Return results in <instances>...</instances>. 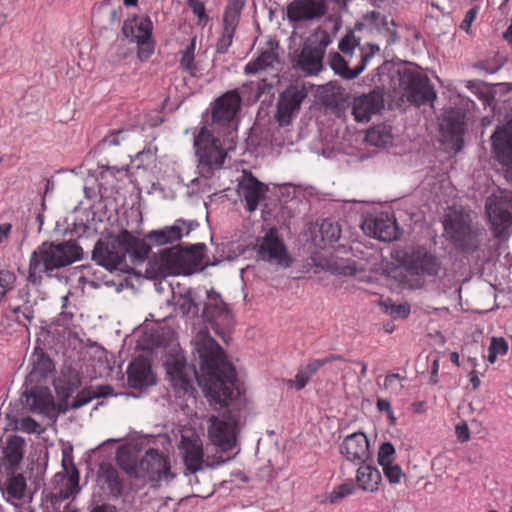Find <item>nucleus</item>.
I'll return each instance as SVG.
<instances>
[{"mask_svg": "<svg viewBox=\"0 0 512 512\" xmlns=\"http://www.w3.org/2000/svg\"><path fill=\"white\" fill-rule=\"evenodd\" d=\"M401 264L410 275L422 279H435L442 268L438 256L424 246H417L405 252Z\"/></svg>", "mask_w": 512, "mask_h": 512, "instance_id": "6e6552de", "label": "nucleus"}, {"mask_svg": "<svg viewBox=\"0 0 512 512\" xmlns=\"http://www.w3.org/2000/svg\"><path fill=\"white\" fill-rule=\"evenodd\" d=\"M128 134L129 130L127 129L114 130L103 138L101 144L104 147L118 146L128 138Z\"/></svg>", "mask_w": 512, "mask_h": 512, "instance_id": "3c124183", "label": "nucleus"}, {"mask_svg": "<svg viewBox=\"0 0 512 512\" xmlns=\"http://www.w3.org/2000/svg\"><path fill=\"white\" fill-rule=\"evenodd\" d=\"M54 369V363L53 361L44 354L41 353H35L32 357V370H31V376L35 377H46L49 373H51Z\"/></svg>", "mask_w": 512, "mask_h": 512, "instance_id": "a19ab883", "label": "nucleus"}, {"mask_svg": "<svg viewBox=\"0 0 512 512\" xmlns=\"http://www.w3.org/2000/svg\"><path fill=\"white\" fill-rule=\"evenodd\" d=\"M202 316L224 342L229 341L234 328V318L221 295L213 289L207 291V302Z\"/></svg>", "mask_w": 512, "mask_h": 512, "instance_id": "423d86ee", "label": "nucleus"}, {"mask_svg": "<svg viewBox=\"0 0 512 512\" xmlns=\"http://www.w3.org/2000/svg\"><path fill=\"white\" fill-rule=\"evenodd\" d=\"M118 242L124 247L125 256L129 255L134 264L144 262L151 251L145 240L133 236L128 230L119 233Z\"/></svg>", "mask_w": 512, "mask_h": 512, "instance_id": "2f4dec72", "label": "nucleus"}, {"mask_svg": "<svg viewBox=\"0 0 512 512\" xmlns=\"http://www.w3.org/2000/svg\"><path fill=\"white\" fill-rule=\"evenodd\" d=\"M194 147L198 157L200 174L209 177L214 169L224 163L226 151L220 139L216 138L205 126L200 129L194 138Z\"/></svg>", "mask_w": 512, "mask_h": 512, "instance_id": "20e7f679", "label": "nucleus"}, {"mask_svg": "<svg viewBox=\"0 0 512 512\" xmlns=\"http://www.w3.org/2000/svg\"><path fill=\"white\" fill-rule=\"evenodd\" d=\"M26 443L24 438L18 435L9 436L0 456V464L5 471H16L24 457Z\"/></svg>", "mask_w": 512, "mask_h": 512, "instance_id": "7c9ffc66", "label": "nucleus"}, {"mask_svg": "<svg viewBox=\"0 0 512 512\" xmlns=\"http://www.w3.org/2000/svg\"><path fill=\"white\" fill-rule=\"evenodd\" d=\"M153 23L148 16H134L123 23L122 33L131 42L137 44V57L147 61L154 53L155 42L152 39Z\"/></svg>", "mask_w": 512, "mask_h": 512, "instance_id": "1a4fd4ad", "label": "nucleus"}, {"mask_svg": "<svg viewBox=\"0 0 512 512\" xmlns=\"http://www.w3.org/2000/svg\"><path fill=\"white\" fill-rule=\"evenodd\" d=\"M180 309L184 314H197L198 313V305L190 298L186 297L183 299V302L180 304Z\"/></svg>", "mask_w": 512, "mask_h": 512, "instance_id": "680f3d73", "label": "nucleus"}, {"mask_svg": "<svg viewBox=\"0 0 512 512\" xmlns=\"http://www.w3.org/2000/svg\"><path fill=\"white\" fill-rule=\"evenodd\" d=\"M62 467L65 474L57 473L55 479L61 481L57 492L54 494L55 502L66 500L79 492V471L73 463L72 458L64 456L62 459Z\"/></svg>", "mask_w": 512, "mask_h": 512, "instance_id": "393cba45", "label": "nucleus"}, {"mask_svg": "<svg viewBox=\"0 0 512 512\" xmlns=\"http://www.w3.org/2000/svg\"><path fill=\"white\" fill-rule=\"evenodd\" d=\"M377 409L381 412H386L391 420H395L391 404L387 399L379 398L376 403Z\"/></svg>", "mask_w": 512, "mask_h": 512, "instance_id": "e2e57ef3", "label": "nucleus"}, {"mask_svg": "<svg viewBox=\"0 0 512 512\" xmlns=\"http://www.w3.org/2000/svg\"><path fill=\"white\" fill-rule=\"evenodd\" d=\"M444 229L450 241L465 252L476 251L485 236L483 228L472 226L469 216L461 213L449 215Z\"/></svg>", "mask_w": 512, "mask_h": 512, "instance_id": "7ed1b4c3", "label": "nucleus"}, {"mask_svg": "<svg viewBox=\"0 0 512 512\" xmlns=\"http://www.w3.org/2000/svg\"><path fill=\"white\" fill-rule=\"evenodd\" d=\"M403 380V378L399 374H388L385 377L384 386L386 389H392L397 390L401 389L402 385L400 384V381Z\"/></svg>", "mask_w": 512, "mask_h": 512, "instance_id": "052dcab7", "label": "nucleus"}, {"mask_svg": "<svg viewBox=\"0 0 512 512\" xmlns=\"http://www.w3.org/2000/svg\"><path fill=\"white\" fill-rule=\"evenodd\" d=\"M0 488L5 500L15 504L25 496L27 488L26 478L21 473L6 471L5 480H0Z\"/></svg>", "mask_w": 512, "mask_h": 512, "instance_id": "72a5a7b5", "label": "nucleus"}, {"mask_svg": "<svg viewBox=\"0 0 512 512\" xmlns=\"http://www.w3.org/2000/svg\"><path fill=\"white\" fill-rule=\"evenodd\" d=\"M254 249L258 258L264 261L289 265L286 246L276 228H270L262 238H259Z\"/></svg>", "mask_w": 512, "mask_h": 512, "instance_id": "a211bd4d", "label": "nucleus"}, {"mask_svg": "<svg viewBox=\"0 0 512 512\" xmlns=\"http://www.w3.org/2000/svg\"><path fill=\"white\" fill-rule=\"evenodd\" d=\"M508 351V344L504 338H492L488 348V361L493 364L497 356L505 355Z\"/></svg>", "mask_w": 512, "mask_h": 512, "instance_id": "de8ad7c7", "label": "nucleus"}, {"mask_svg": "<svg viewBox=\"0 0 512 512\" xmlns=\"http://www.w3.org/2000/svg\"><path fill=\"white\" fill-rule=\"evenodd\" d=\"M496 160L505 168V178L512 184V118L491 136Z\"/></svg>", "mask_w": 512, "mask_h": 512, "instance_id": "dca6fc26", "label": "nucleus"}, {"mask_svg": "<svg viewBox=\"0 0 512 512\" xmlns=\"http://www.w3.org/2000/svg\"><path fill=\"white\" fill-rule=\"evenodd\" d=\"M485 212L494 236L498 239L507 238L512 226V192L499 189L492 193L486 199Z\"/></svg>", "mask_w": 512, "mask_h": 512, "instance_id": "39448f33", "label": "nucleus"}, {"mask_svg": "<svg viewBox=\"0 0 512 512\" xmlns=\"http://www.w3.org/2000/svg\"><path fill=\"white\" fill-rule=\"evenodd\" d=\"M357 46L361 47L359 40L352 31L348 32L338 44L339 50L344 54H351Z\"/></svg>", "mask_w": 512, "mask_h": 512, "instance_id": "6e6d98bb", "label": "nucleus"}, {"mask_svg": "<svg viewBox=\"0 0 512 512\" xmlns=\"http://www.w3.org/2000/svg\"><path fill=\"white\" fill-rule=\"evenodd\" d=\"M395 448L390 442H384L378 451V462L382 466L384 464L392 463Z\"/></svg>", "mask_w": 512, "mask_h": 512, "instance_id": "13d9d810", "label": "nucleus"}, {"mask_svg": "<svg viewBox=\"0 0 512 512\" xmlns=\"http://www.w3.org/2000/svg\"><path fill=\"white\" fill-rule=\"evenodd\" d=\"M97 485L112 498H119L123 492V483L118 470L110 463H101L97 472Z\"/></svg>", "mask_w": 512, "mask_h": 512, "instance_id": "c756f323", "label": "nucleus"}, {"mask_svg": "<svg viewBox=\"0 0 512 512\" xmlns=\"http://www.w3.org/2000/svg\"><path fill=\"white\" fill-rule=\"evenodd\" d=\"M95 399V394L93 392V387H88L80 391L76 397L73 399L71 407L73 409H78L89 402Z\"/></svg>", "mask_w": 512, "mask_h": 512, "instance_id": "4d7b16f0", "label": "nucleus"}, {"mask_svg": "<svg viewBox=\"0 0 512 512\" xmlns=\"http://www.w3.org/2000/svg\"><path fill=\"white\" fill-rule=\"evenodd\" d=\"M209 422L208 435L211 441L224 451L232 449L236 444L238 418L225 413L222 417H210Z\"/></svg>", "mask_w": 512, "mask_h": 512, "instance_id": "4468645a", "label": "nucleus"}, {"mask_svg": "<svg viewBox=\"0 0 512 512\" xmlns=\"http://www.w3.org/2000/svg\"><path fill=\"white\" fill-rule=\"evenodd\" d=\"M322 246L332 245L337 242L341 235V228L331 220H323L319 227Z\"/></svg>", "mask_w": 512, "mask_h": 512, "instance_id": "79ce46f5", "label": "nucleus"}, {"mask_svg": "<svg viewBox=\"0 0 512 512\" xmlns=\"http://www.w3.org/2000/svg\"><path fill=\"white\" fill-rule=\"evenodd\" d=\"M244 5L245 0H228L223 14L222 36L216 45L217 52L226 53L231 46Z\"/></svg>", "mask_w": 512, "mask_h": 512, "instance_id": "aec40b11", "label": "nucleus"}, {"mask_svg": "<svg viewBox=\"0 0 512 512\" xmlns=\"http://www.w3.org/2000/svg\"><path fill=\"white\" fill-rule=\"evenodd\" d=\"M267 188L250 171H243L238 182V195L245 201V208L253 212L264 199Z\"/></svg>", "mask_w": 512, "mask_h": 512, "instance_id": "4be33fe9", "label": "nucleus"}, {"mask_svg": "<svg viewBox=\"0 0 512 512\" xmlns=\"http://www.w3.org/2000/svg\"><path fill=\"white\" fill-rule=\"evenodd\" d=\"M383 473L388 481L392 484H398L403 477V472L401 467L398 464L388 463L382 465Z\"/></svg>", "mask_w": 512, "mask_h": 512, "instance_id": "5fc2aeb1", "label": "nucleus"}, {"mask_svg": "<svg viewBox=\"0 0 512 512\" xmlns=\"http://www.w3.org/2000/svg\"><path fill=\"white\" fill-rule=\"evenodd\" d=\"M326 10L324 0H293L287 6V18L290 22L309 21L321 18Z\"/></svg>", "mask_w": 512, "mask_h": 512, "instance_id": "b1692460", "label": "nucleus"}, {"mask_svg": "<svg viewBox=\"0 0 512 512\" xmlns=\"http://www.w3.org/2000/svg\"><path fill=\"white\" fill-rule=\"evenodd\" d=\"M383 107V97L380 93L372 91L355 97L352 103V115L357 122H367L371 116Z\"/></svg>", "mask_w": 512, "mask_h": 512, "instance_id": "cd10ccee", "label": "nucleus"}, {"mask_svg": "<svg viewBox=\"0 0 512 512\" xmlns=\"http://www.w3.org/2000/svg\"><path fill=\"white\" fill-rule=\"evenodd\" d=\"M400 81L407 100L414 105L420 106L436 98L428 77L417 71L404 70Z\"/></svg>", "mask_w": 512, "mask_h": 512, "instance_id": "ddd939ff", "label": "nucleus"}, {"mask_svg": "<svg viewBox=\"0 0 512 512\" xmlns=\"http://www.w3.org/2000/svg\"><path fill=\"white\" fill-rule=\"evenodd\" d=\"M154 264L158 272L163 275L183 274L181 249L176 246L163 249L154 258Z\"/></svg>", "mask_w": 512, "mask_h": 512, "instance_id": "473e14b6", "label": "nucleus"}, {"mask_svg": "<svg viewBox=\"0 0 512 512\" xmlns=\"http://www.w3.org/2000/svg\"><path fill=\"white\" fill-rule=\"evenodd\" d=\"M332 43L331 35L320 30L315 32L303 45L296 58L295 66L308 75H316L323 68V57Z\"/></svg>", "mask_w": 512, "mask_h": 512, "instance_id": "0eeeda50", "label": "nucleus"}, {"mask_svg": "<svg viewBox=\"0 0 512 512\" xmlns=\"http://www.w3.org/2000/svg\"><path fill=\"white\" fill-rule=\"evenodd\" d=\"M196 350L200 358V375L183 356L176 355L165 364L171 385L177 393L187 394L194 390L196 379L211 402L221 407L228 406L240 395L235 368L227 360L222 347L208 334H198Z\"/></svg>", "mask_w": 512, "mask_h": 512, "instance_id": "f257e3e1", "label": "nucleus"}, {"mask_svg": "<svg viewBox=\"0 0 512 512\" xmlns=\"http://www.w3.org/2000/svg\"><path fill=\"white\" fill-rule=\"evenodd\" d=\"M362 229L370 237L384 242L396 240L399 235L395 217L387 212L367 217L362 224Z\"/></svg>", "mask_w": 512, "mask_h": 512, "instance_id": "6ab92c4d", "label": "nucleus"}, {"mask_svg": "<svg viewBox=\"0 0 512 512\" xmlns=\"http://www.w3.org/2000/svg\"><path fill=\"white\" fill-rule=\"evenodd\" d=\"M16 428L18 430L28 433V434H32V433L40 434L43 431L40 424L36 420H34L33 418H31L29 416L23 417L19 421H17Z\"/></svg>", "mask_w": 512, "mask_h": 512, "instance_id": "603ef678", "label": "nucleus"}, {"mask_svg": "<svg viewBox=\"0 0 512 512\" xmlns=\"http://www.w3.org/2000/svg\"><path fill=\"white\" fill-rule=\"evenodd\" d=\"M344 358L341 355L338 354H329L328 356L322 358V359H312L310 360L305 367L302 369L310 376L312 377L314 374L318 372V370L323 367L324 365H327L329 363L333 362H343Z\"/></svg>", "mask_w": 512, "mask_h": 512, "instance_id": "a18cd8bd", "label": "nucleus"}, {"mask_svg": "<svg viewBox=\"0 0 512 512\" xmlns=\"http://www.w3.org/2000/svg\"><path fill=\"white\" fill-rule=\"evenodd\" d=\"M455 432L460 442H466L470 439V432L466 423L458 424Z\"/></svg>", "mask_w": 512, "mask_h": 512, "instance_id": "0e129e2a", "label": "nucleus"}, {"mask_svg": "<svg viewBox=\"0 0 512 512\" xmlns=\"http://www.w3.org/2000/svg\"><path fill=\"white\" fill-rule=\"evenodd\" d=\"M308 88L304 84H291L279 96L276 120L281 126H287L298 114L302 102L307 98Z\"/></svg>", "mask_w": 512, "mask_h": 512, "instance_id": "f8f14e48", "label": "nucleus"}, {"mask_svg": "<svg viewBox=\"0 0 512 512\" xmlns=\"http://www.w3.org/2000/svg\"><path fill=\"white\" fill-rule=\"evenodd\" d=\"M25 402L33 413L44 415L50 419H54L58 415L53 394L48 387H32L25 393Z\"/></svg>", "mask_w": 512, "mask_h": 512, "instance_id": "412c9836", "label": "nucleus"}, {"mask_svg": "<svg viewBox=\"0 0 512 512\" xmlns=\"http://www.w3.org/2000/svg\"><path fill=\"white\" fill-rule=\"evenodd\" d=\"M310 376L301 368L298 370V372L295 375L294 379H288L286 380V384L289 387H294L298 391L305 388V386L310 381Z\"/></svg>", "mask_w": 512, "mask_h": 512, "instance_id": "bf43d9fd", "label": "nucleus"}, {"mask_svg": "<svg viewBox=\"0 0 512 512\" xmlns=\"http://www.w3.org/2000/svg\"><path fill=\"white\" fill-rule=\"evenodd\" d=\"M139 474L154 487L175 477L170 471L169 458L156 449H149L145 453L139 465Z\"/></svg>", "mask_w": 512, "mask_h": 512, "instance_id": "9b49d317", "label": "nucleus"}, {"mask_svg": "<svg viewBox=\"0 0 512 512\" xmlns=\"http://www.w3.org/2000/svg\"><path fill=\"white\" fill-rule=\"evenodd\" d=\"M127 175V170L124 167L106 166L100 172V179L105 181L107 184L113 186V182L110 179L119 181Z\"/></svg>", "mask_w": 512, "mask_h": 512, "instance_id": "8fccbe9b", "label": "nucleus"}, {"mask_svg": "<svg viewBox=\"0 0 512 512\" xmlns=\"http://www.w3.org/2000/svg\"><path fill=\"white\" fill-rule=\"evenodd\" d=\"M16 283V275L9 270H0V299L3 301L5 296L11 291Z\"/></svg>", "mask_w": 512, "mask_h": 512, "instance_id": "09e8293b", "label": "nucleus"}, {"mask_svg": "<svg viewBox=\"0 0 512 512\" xmlns=\"http://www.w3.org/2000/svg\"><path fill=\"white\" fill-rule=\"evenodd\" d=\"M81 255V247L73 241H65L59 244L43 242L30 256L28 283L33 286H40L46 272L70 265L79 260Z\"/></svg>", "mask_w": 512, "mask_h": 512, "instance_id": "f03ea898", "label": "nucleus"}, {"mask_svg": "<svg viewBox=\"0 0 512 512\" xmlns=\"http://www.w3.org/2000/svg\"><path fill=\"white\" fill-rule=\"evenodd\" d=\"M391 133L386 126L378 125L370 128L366 133V141L373 146H385L391 141Z\"/></svg>", "mask_w": 512, "mask_h": 512, "instance_id": "37998d69", "label": "nucleus"}, {"mask_svg": "<svg viewBox=\"0 0 512 512\" xmlns=\"http://www.w3.org/2000/svg\"><path fill=\"white\" fill-rule=\"evenodd\" d=\"M477 15V9L471 8L469 11H467L463 21L461 22L460 28L463 30H468L472 24V22L475 20Z\"/></svg>", "mask_w": 512, "mask_h": 512, "instance_id": "69168bd1", "label": "nucleus"}, {"mask_svg": "<svg viewBox=\"0 0 512 512\" xmlns=\"http://www.w3.org/2000/svg\"><path fill=\"white\" fill-rule=\"evenodd\" d=\"M357 490L358 488L355 483L347 481L334 487L329 495V500L331 503H338L345 497L355 494Z\"/></svg>", "mask_w": 512, "mask_h": 512, "instance_id": "49530a36", "label": "nucleus"}, {"mask_svg": "<svg viewBox=\"0 0 512 512\" xmlns=\"http://www.w3.org/2000/svg\"><path fill=\"white\" fill-rule=\"evenodd\" d=\"M187 5L194 15L197 16L198 25L205 26L209 21V17L206 14L204 3L201 0H187Z\"/></svg>", "mask_w": 512, "mask_h": 512, "instance_id": "864d4df0", "label": "nucleus"}, {"mask_svg": "<svg viewBox=\"0 0 512 512\" xmlns=\"http://www.w3.org/2000/svg\"><path fill=\"white\" fill-rule=\"evenodd\" d=\"M379 46L366 43L359 48L360 61L353 68L348 66L347 61L337 52L329 55V63L332 70L344 79L352 80L360 75L366 68L369 61L379 52Z\"/></svg>", "mask_w": 512, "mask_h": 512, "instance_id": "f3484780", "label": "nucleus"}, {"mask_svg": "<svg viewBox=\"0 0 512 512\" xmlns=\"http://www.w3.org/2000/svg\"><path fill=\"white\" fill-rule=\"evenodd\" d=\"M196 37H193L184 50L181 51L180 67L188 72L192 77L199 73V68L195 63Z\"/></svg>", "mask_w": 512, "mask_h": 512, "instance_id": "ea45409f", "label": "nucleus"}, {"mask_svg": "<svg viewBox=\"0 0 512 512\" xmlns=\"http://www.w3.org/2000/svg\"><path fill=\"white\" fill-rule=\"evenodd\" d=\"M204 244H198L190 249H181L183 275H189L202 268Z\"/></svg>", "mask_w": 512, "mask_h": 512, "instance_id": "4c0bfd02", "label": "nucleus"}, {"mask_svg": "<svg viewBox=\"0 0 512 512\" xmlns=\"http://www.w3.org/2000/svg\"><path fill=\"white\" fill-rule=\"evenodd\" d=\"M279 62L277 52L273 48L263 50L260 55L248 62L244 67L245 74H255L268 68H273Z\"/></svg>", "mask_w": 512, "mask_h": 512, "instance_id": "e433bc0d", "label": "nucleus"}, {"mask_svg": "<svg viewBox=\"0 0 512 512\" xmlns=\"http://www.w3.org/2000/svg\"><path fill=\"white\" fill-rule=\"evenodd\" d=\"M182 237V228L176 224L159 230H152L145 235V239L157 246L172 244Z\"/></svg>", "mask_w": 512, "mask_h": 512, "instance_id": "c9c22d12", "label": "nucleus"}, {"mask_svg": "<svg viewBox=\"0 0 512 512\" xmlns=\"http://www.w3.org/2000/svg\"><path fill=\"white\" fill-rule=\"evenodd\" d=\"M119 234L100 238L92 251L93 261L109 271H126L124 247L118 242Z\"/></svg>", "mask_w": 512, "mask_h": 512, "instance_id": "9d476101", "label": "nucleus"}, {"mask_svg": "<svg viewBox=\"0 0 512 512\" xmlns=\"http://www.w3.org/2000/svg\"><path fill=\"white\" fill-rule=\"evenodd\" d=\"M179 449L182 453L186 469L190 473H196L202 469L204 452L202 442L198 437L182 436Z\"/></svg>", "mask_w": 512, "mask_h": 512, "instance_id": "c85d7f7f", "label": "nucleus"}, {"mask_svg": "<svg viewBox=\"0 0 512 512\" xmlns=\"http://www.w3.org/2000/svg\"><path fill=\"white\" fill-rule=\"evenodd\" d=\"M272 84L268 83L266 79H261L257 82V96L269 93L272 89Z\"/></svg>", "mask_w": 512, "mask_h": 512, "instance_id": "774afa93", "label": "nucleus"}, {"mask_svg": "<svg viewBox=\"0 0 512 512\" xmlns=\"http://www.w3.org/2000/svg\"><path fill=\"white\" fill-rule=\"evenodd\" d=\"M5 318L15 321L17 325L27 329L34 318V311L28 302H25L23 305L10 303L5 312Z\"/></svg>", "mask_w": 512, "mask_h": 512, "instance_id": "58836bf2", "label": "nucleus"}, {"mask_svg": "<svg viewBox=\"0 0 512 512\" xmlns=\"http://www.w3.org/2000/svg\"><path fill=\"white\" fill-rule=\"evenodd\" d=\"M440 131L445 141L460 149L465 131L464 114L454 109L445 112L440 121Z\"/></svg>", "mask_w": 512, "mask_h": 512, "instance_id": "a878e982", "label": "nucleus"}, {"mask_svg": "<svg viewBox=\"0 0 512 512\" xmlns=\"http://www.w3.org/2000/svg\"><path fill=\"white\" fill-rule=\"evenodd\" d=\"M384 312L394 319H405L410 314V306L407 303L397 304L391 299H386L381 302Z\"/></svg>", "mask_w": 512, "mask_h": 512, "instance_id": "c03bdc74", "label": "nucleus"}, {"mask_svg": "<svg viewBox=\"0 0 512 512\" xmlns=\"http://www.w3.org/2000/svg\"><path fill=\"white\" fill-rule=\"evenodd\" d=\"M128 385L133 389H143L156 383L151 363L143 356L136 357L127 368Z\"/></svg>", "mask_w": 512, "mask_h": 512, "instance_id": "bb28decb", "label": "nucleus"}, {"mask_svg": "<svg viewBox=\"0 0 512 512\" xmlns=\"http://www.w3.org/2000/svg\"><path fill=\"white\" fill-rule=\"evenodd\" d=\"M359 465L355 476L357 488L368 493L377 492L382 481L380 471L375 466L366 462Z\"/></svg>", "mask_w": 512, "mask_h": 512, "instance_id": "f704fd0d", "label": "nucleus"}, {"mask_svg": "<svg viewBox=\"0 0 512 512\" xmlns=\"http://www.w3.org/2000/svg\"><path fill=\"white\" fill-rule=\"evenodd\" d=\"M370 444L363 432L347 435L340 444L339 450L346 460L360 464L370 458Z\"/></svg>", "mask_w": 512, "mask_h": 512, "instance_id": "5701e85b", "label": "nucleus"}, {"mask_svg": "<svg viewBox=\"0 0 512 512\" xmlns=\"http://www.w3.org/2000/svg\"><path fill=\"white\" fill-rule=\"evenodd\" d=\"M95 398L106 397L113 394V388L109 385H100L93 387Z\"/></svg>", "mask_w": 512, "mask_h": 512, "instance_id": "338daca9", "label": "nucleus"}, {"mask_svg": "<svg viewBox=\"0 0 512 512\" xmlns=\"http://www.w3.org/2000/svg\"><path fill=\"white\" fill-rule=\"evenodd\" d=\"M241 96L237 90H229L218 97L211 107L212 124L230 127L241 107Z\"/></svg>", "mask_w": 512, "mask_h": 512, "instance_id": "2eb2a0df", "label": "nucleus"}]
</instances>
